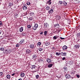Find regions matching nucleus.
I'll return each mask as SVG.
<instances>
[{"label":"nucleus","instance_id":"a18cd8bd","mask_svg":"<svg viewBox=\"0 0 80 80\" xmlns=\"http://www.w3.org/2000/svg\"><path fill=\"white\" fill-rule=\"evenodd\" d=\"M65 59H66V58L65 57H64V58H62V60H65Z\"/></svg>","mask_w":80,"mask_h":80},{"label":"nucleus","instance_id":"58836bf2","mask_svg":"<svg viewBox=\"0 0 80 80\" xmlns=\"http://www.w3.org/2000/svg\"><path fill=\"white\" fill-rule=\"evenodd\" d=\"M27 5H30V2H28L27 3Z\"/></svg>","mask_w":80,"mask_h":80},{"label":"nucleus","instance_id":"c85d7f7f","mask_svg":"<svg viewBox=\"0 0 80 80\" xmlns=\"http://www.w3.org/2000/svg\"><path fill=\"white\" fill-rule=\"evenodd\" d=\"M37 58V56L35 55H34L32 56V58Z\"/></svg>","mask_w":80,"mask_h":80},{"label":"nucleus","instance_id":"f704fd0d","mask_svg":"<svg viewBox=\"0 0 80 80\" xmlns=\"http://www.w3.org/2000/svg\"><path fill=\"white\" fill-rule=\"evenodd\" d=\"M56 55H60V53H58V52H57L56 53Z\"/></svg>","mask_w":80,"mask_h":80},{"label":"nucleus","instance_id":"393cba45","mask_svg":"<svg viewBox=\"0 0 80 80\" xmlns=\"http://www.w3.org/2000/svg\"><path fill=\"white\" fill-rule=\"evenodd\" d=\"M14 16L15 18H17V17H18V14H17V13H15L14 14Z\"/></svg>","mask_w":80,"mask_h":80},{"label":"nucleus","instance_id":"6ab92c4d","mask_svg":"<svg viewBox=\"0 0 80 80\" xmlns=\"http://www.w3.org/2000/svg\"><path fill=\"white\" fill-rule=\"evenodd\" d=\"M63 69L64 71H67V67H64Z\"/></svg>","mask_w":80,"mask_h":80},{"label":"nucleus","instance_id":"e433bc0d","mask_svg":"<svg viewBox=\"0 0 80 80\" xmlns=\"http://www.w3.org/2000/svg\"><path fill=\"white\" fill-rule=\"evenodd\" d=\"M59 3L61 5H62V3H63V2H62V1H59Z\"/></svg>","mask_w":80,"mask_h":80},{"label":"nucleus","instance_id":"473e14b6","mask_svg":"<svg viewBox=\"0 0 80 80\" xmlns=\"http://www.w3.org/2000/svg\"><path fill=\"white\" fill-rule=\"evenodd\" d=\"M41 45V43L40 42H38V47H40V45Z\"/></svg>","mask_w":80,"mask_h":80},{"label":"nucleus","instance_id":"37998d69","mask_svg":"<svg viewBox=\"0 0 80 80\" xmlns=\"http://www.w3.org/2000/svg\"><path fill=\"white\" fill-rule=\"evenodd\" d=\"M26 35V34H25V32H22V35H23V36H25V35Z\"/></svg>","mask_w":80,"mask_h":80},{"label":"nucleus","instance_id":"0eeeda50","mask_svg":"<svg viewBox=\"0 0 80 80\" xmlns=\"http://www.w3.org/2000/svg\"><path fill=\"white\" fill-rule=\"evenodd\" d=\"M65 76H66V78L68 79L71 77V76H70V74H66L65 75Z\"/></svg>","mask_w":80,"mask_h":80},{"label":"nucleus","instance_id":"423d86ee","mask_svg":"<svg viewBox=\"0 0 80 80\" xmlns=\"http://www.w3.org/2000/svg\"><path fill=\"white\" fill-rule=\"evenodd\" d=\"M80 46L78 45H75L74 48H75V49H78L79 48Z\"/></svg>","mask_w":80,"mask_h":80},{"label":"nucleus","instance_id":"ddd939ff","mask_svg":"<svg viewBox=\"0 0 80 80\" xmlns=\"http://www.w3.org/2000/svg\"><path fill=\"white\" fill-rule=\"evenodd\" d=\"M22 8L24 10H26L27 9V6H23L22 7Z\"/></svg>","mask_w":80,"mask_h":80},{"label":"nucleus","instance_id":"412c9836","mask_svg":"<svg viewBox=\"0 0 80 80\" xmlns=\"http://www.w3.org/2000/svg\"><path fill=\"white\" fill-rule=\"evenodd\" d=\"M58 38V36H54L53 38V40H56Z\"/></svg>","mask_w":80,"mask_h":80},{"label":"nucleus","instance_id":"603ef678","mask_svg":"<svg viewBox=\"0 0 80 80\" xmlns=\"http://www.w3.org/2000/svg\"><path fill=\"white\" fill-rule=\"evenodd\" d=\"M14 75H15V73L12 74V76H14Z\"/></svg>","mask_w":80,"mask_h":80},{"label":"nucleus","instance_id":"a878e982","mask_svg":"<svg viewBox=\"0 0 80 80\" xmlns=\"http://www.w3.org/2000/svg\"><path fill=\"white\" fill-rule=\"evenodd\" d=\"M48 25V24L47 23H44V28H47V25Z\"/></svg>","mask_w":80,"mask_h":80},{"label":"nucleus","instance_id":"7c9ffc66","mask_svg":"<svg viewBox=\"0 0 80 80\" xmlns=\"http://www.w3.org/2000/svg\"><path fill=\"white\" fill-rule=\"evenodd\" d=\"M46 9L47 10H49V9H50V7L49 6H46Z\"/></svg>","mask_w":80,"mask_h":80},{"label":"nucleus","instance_id":"7ed1b4c3","mask_svg":"<svg viewBox=\"0 0 80 80\" xmlns=\"http://www.w3.org/2000/svg\"><path fill=\"white\" fill-rule=\"evenodd\" d=\"M11 52H12V50L11 49H8L5 50V53L6 54H8V53H11Z\"/></svg>","mask_w":80,"mask_h":80},{"label":"nucleus","instance_id":"49530a36","mask_svg":"<svg viewBox=\"0 0 80 80\" xmlns=\"http://www.w3.org/2000/svg\"><path fill=\"white\" fill-rule=\"evenodd\" d=\"M60 38L62 40H63L65 38H62V37H60Z\"/></svg>","mask_w":80,"mask_h":80},{"label":"nucleus","instance_id":"2eb2a0df","mask_svg":"<svg viewBox=\"0 0 80 80\" xmlns=\"http://www.w3.org/2000/svg\"><path fill=\"white\" fill-rule=\"evenodd\" d=\"M24 42H25V40H24V39H22L21 40L20 42V44H22V43H24Z\"/></svg>","mask_w":80,"mask_h":80},{"label":"nucleus","instance_id":"f3484780","mask_svg":"<svg viewBox=\"0 0 80 80\" xmlns=\"http://www.w3.org/2000/svg\"><path fill=\"white\" fill-rule=\"evenodd\" d=\"M55 27L56 28H59V26L58 24H57L55 25Z\"/></svg>","mask_w":80,"mask_h":80},{"label":"nucleus","instance_id":"2f4dec72","mask_svg":"<svg viewBox=\"0 0 80 80\" xmlns=\"http://www.w3.org/2000/svg\"><path fill=\"white\" fill-rule=\"evenodd\" d=\"M44 33V35H45V36H46V35H47V31H45Z\"/></svg>","mask_w":80,"mask_h":80},{"label":"nucleus","instance_id":"5fc2aeb1","mask_svg":"<svg viewBox=\"0 0 80 80\" xmlns=\"http://www.w3.org/2000/svg\"><path fill=\"white\" fill-rule=\"evenodd\" d=\"M1 33H2V31L0 30V34H1Z\"/></svg>","mask_w":80,"mask_h":80},{"label":"nucleus","instance_id":"20e7f679","mask_svg":"<svg viewBox=\"0 0 80 80\" xmlns=\"http://www.w3.org/2000/svg\"><path fill=\"white\" fill-rule=\"evenodd\" d=\"M56 20H61V18L59 16H57L56 18Z\"/></svg>","mask_w":80,"mask_h":80},{"label":"nucleus","instance_id":"c03bdc74","mask_svg":"<svg viewBox=\"0 0 80 80\" xmlns=\"http://www.w3.org/2000/svg\"><path fill=\"white\" fill-rule=\"evenodd\" d=\"M3 75V72H0V76H1V75Z\"/></svg>","mask_w":80,"mask_h":80},{"label":"nucleus","instance_id":"f03ea898","mask_svg":"<svg viewBox=\"0 0 80 80\" xmlns=\"http://www.w3.org/2000/svg\"><path fill=\"white\" fill-rule=\"evenodd\" d=\"M38 24H35L33 28V29L34 30H36L37 28H38Z\"/></svg>","mask_w":80,"mask_h":80},{"label":"nucleus","instance_id":"72a5a7b5","mask_svg":"<svg viewBox=\"0 0 80 80\" xmlns=\"http://www.w3.org/2000/svg\"><path fill=\"white\" fill-rule=\"evenodd\" d=\"M77 37H80V33H78L77 34Z\"/></svg>","mask_w":80,"mask_h":80},{"label":"nucleus","instance_id":"79ce46f5","mask_svg":"<svg viewBox=\"0 0 80 80\" xmlns=\"http://www.w3.org/2000/svg\"><path fill=\"white\" fill-rule=\"evenodd\" d=\"M38 50H39V51H40V52H41L42 51V49L41 48H38Z\"/></svg>","mask_w":80,"mask_h":80},{"label":"nucleus","instance_id":"5701e85b","mask_svg":"<svg viewBox=\"0 0 80 80\" xmlns=\"http://www.w3.org/2000/svg\"><path fill=\"white\" fill-rule=\"evenodd\" d=\"M32 68L35 69V68H36L37 67V66H36L35 65H32Z\"/></svg>","mask_w":80,"mask_h":80},{"label":"nucleus","instance_id":"de8ad7c7","mask_svg":"<svg viewBox=\"0 0 80 80\" xmlns=\"http://www.w3.org/2000/svg\"><path fill=\"white\" fill-rule=\"evenodd\" d=\"M0 25H2V21H0Z\"/></svg>","mask_w":80,"mask_h":80},{"label":"nucleus","instance_id":"f8f14e48","mask_svg":"<svg viewBox=\"0 0 80 80\" xmlns=\"http://www.w3.org/2000/svg\"><path fill=\"white\" fill-rule=\"evenodd\" d=\"M47 61L48 63H51L52 62V60L50 58H47Z\"/></svg>","mask_w":80,"mask_h":80},{"label":"nucleus","instance_id":"9b49d317","mask_svg":"<svg viewBox=\"0 0 80 80\" xmlns=\"http://www.w3.org/2000/svg\"><path fill=\"white\" fill-rule=\"evenodd\" d=\"M63 50H67V49L68 48V47L66 45H64L62 48Z\"/></svg>","mask_w":80,"mask_h":80},{"label":"nucleus","instance_id":"39448f33","mask_svg":"<svg viewBox=\"0 0 80 80\" xmlns=\"http://www.w3.org/2000/svg\"><path fill=\"white\" fill-rule=\"evenodd\" d=\"M48 13L49 14H52V13H53V10L52 9H50L49 11H48Z\"/></svg>","mask_w":80,"mask_h":80},{"label":"nucleus","instance_id":"b1692460","mask_svg":"<svg viewBox=\"0 0 80 80\" xmlns=\"http://www.w3.org/2000/svg\"><path fill=\"white\" fill-rule=\"evenodd\" d=\"M6 77L8 79H9V78H10V76L9 74H8L7 76H6Z\"/></svg>","mask_w":80,"mask_h":80},{"label":"nucleus","instance_id":"dca6fc26","mask_svg":"<svg viewBox=\"0 0 80 80\" xmlns=\"http://www.w3.org/2000/svg\"><path fill=\"white\" fill-rule=\"evenodd\" d=\"M62 4H63V5H64L65 6H66V5H67V2L65 1H63L62 2Z\"/></svg>","mask_w":80,"mask_h":80},{"label":"nucleus","instance_id":"a19ab883","mask_svg":"<svg viewBox=\"0 0 80 80\" xmlns=\"http://www.w3.org/2000/svg\"><path fill=\"white\" fill-rule=\"evenodd\" d=\"M70 23H71V21L68 20V23H69V24H70Z\"/></svg>","mask_w":80,"mask_h":80},{"label":"nucleus","instance_id":"4468645a","mask_svg":"<svg viewBox=\"0 0 80 80\" xmlns=\"http://www.w3.org/2000/svg\"><path fill=\"white\" fill-rule=\"evenodd\" d=\"M23 27H21L20 28V32H23Z\"/></svg>","mask_w":80,"mask_h":80},{"label":"nucleus","instance_id":"aec40b11","mask_svg":"<svg viewBox=\"0 0 80 80\" xmlns=\"http://www.w3.org/2000/svg\"><path fill=\"white\" fill-rule=\"evenodd\" d=\"M30 47L31 48H34V45L33 44H31L30 45Z\"/></svg>","mask_w":80,"mask_h":80},{"label":"nucleus","instance_id":"4be33fe9","mask_svg":"<svg viewBox=\"0 0 80 80\" xmlns=\"http://www.w3.org/2000/svg\"><path fill=\"white\" fill-rule=\"evenodd\" d=\"M52 66H53V64H50L48 65V67L49 68H51V67H52Z\"/></svg>","mask_w":80,"mask_h":80},{"label":"nucleus","instance_id":"bb28decb","mask_svg":"<svg viewBox=\"0 0 80 80\" xmlns=\"http://www.w3.org/2000/svg\"><path fill=\"white\" fill-rule=\"evenodd\" d=\"M9 5L8 6H10V7H11L13 6V3H9Z\"/></svg>","mask_w":80,"mask_h":80},{"label":"nucleus","instance_id":"a211bd4d","mask_svg":"<svg viewBox=\"0 0 80 80\" xmlns=\"http://www.w3.org/2000/svg\"><path fill=\"white\" fill-rule=\"evenodd\" d=\"M21 77H23L25 76V74L24 73H21L20 74Z\"/></svg>","mask_w":80,"mask_h":80},{"label":"nucleus","instance_id":"ea45409f","mask_svg":"<svg viewBox=\"0 0 80 80\" xmlns=\"http://www.w3.org/2000/svg\"><path fill=\"white\" fill-rule=\"evenodd\" d=\"M20 46V45L19 44V43H18L16 45V47H18Z\"/></svg>","mask_w":80,"mask_h":80},{"label":"nucleus","instance_id":"09e8293b","mask_svg":"<svg viewBox=\"0 0 80 80\" xmlns=\"http://www.w3.org/2000/svg\"><path fill=\"white\" fill-rule=\"evenodd\" d=\"M77 77H78V78H80V75H77Z\"/></svg>","mask_w":80,"mask_h":80},{"label":"nucleus","instance_id":"6e6d98bb","mask_svg":"<svg viewBox=\"0 0 80 80\" xmlns=\"http://www.w3.org/2000/svg\"><path fill=\"white\" fill-rule=\"evenodd\" d=\"M18 80H22V79H18Z\"/></svg>","mask_w":80,"mask_h":80},{"label":"nucleus","instance_id":"6e6552de","mask_svg":"<svg viewBox=\"0 0 80 80\" xmlns=\"http://www.w3.org/2000/svg\"><path fill=\"white\" fill-rule=\"evenodd\" d=\"M29 15L32 16V17H33V16H34V13L32 12H29Z\"/></svg>","mask_w":80,"mask_h":80},{"label":"nucleus","instance_id":"c756f323","mask_svg":"<svg viewBox=\"0 0 80 80\" xmlns=\"http://www.w3.org/2000/svg\"><path fill=\"white\" fill-rule=\"evenodd\" d=\"M4 50H5V49L3 48H0V50H1V51H3Z\"/></svg>","mask_w":80,"mask_h":80},{"label":"nucleus","instance_id":"c9c22d12","mask_svg":"<svg viewBox=\"0 0 80 80\" xmlns=\"http://www.w3.org/2000/svg\"><path fill=\"white\" fill-rule=\"evenodd\" d=\"M37 79H38L39 77V75H36L35 76Z\"/></svg>","mask_w":80,"mask_h":80},{"label":"nucleus","instance_id":"1a4fd4ad","mask_svg":"<svg viewBox=\"0 0 80 80\" xmlns=\"http://www.w3.org/2000/svg\"><path fill=\"white\" fill-rule=\"evenodd\" d=\"M61 55H62V56H66L67 55V53L66 52H61Z\"/></svg>","mask_w":80,"mask_h":80},{"label":"nucleus","instance_id":"cd10ccee","mask_svg":"<svg viewBox=\"0 0 80 80\" xmlns=\"http://www.w3.org/2000/svg\"><path fill=\"white\" fill-rule=\"evenodd\" d=\"M46 46H48L50 45V43L49 42H46L45 43Z\"/></svg>","mask_w":80,"mask_h":80},{"label":"nucleus","instance_id":"4c0bfd02","mask_svg":"<svg viewBox=\"0 0 80 80\" xmlns=\"http://www.w3.org/2000/svg\"><path fill=\"white\" fill-rule=\"evenodd\" d=\"M27 27L28 28H31V25H28L27 26Z\"/></svg>","mask_w":80,"mask_h":80},{"label":"nucleus","instance_id":"8fccbe9b","mask_svg":"<svg viewBox=\"0 0 80 80\" xmlns=\"http://www.w3.org/2000/svg\"><path fill=\"white\" fill-rule=\"evenodd\" d=\"M32 19H33V18H29L30 20H32Z\"/></svg>","mask_w":80,"mask_h":80},{"label":"nucleus","instance_id":"3c124183","mask_svg":"<svg viewBox=\"0 0 80 80\" xmlns=\"http://www.w3.org/2000/svg\"><path fill=\"white\" fill-rule=\"evenodd\" d=\"M43 32H41L40 33V35H42V34H43Z\"/></svg>","mask_w":80,"mask_h":80},{"label":"nucleus","instance_id":"9d476101","mask_svg":"<svg viewBox=\"0 0 80 80\" xmlns=\"http://www.w3.org/2000/svg\"><path fill=\"white\" fill-rule=\"evenodd\" d=\"M51 1H52V0H49L48 1L47 3V4H48V5H50L52 4V2H51Z\"/></svg>","mask_w":80,"mask_h":80},{"label":"nucleus","instance_id":"f257e3e1","mask_svg":"<svg viewBox=\"0 0 80 80\" xmlns=\"http://www.w3.org/2000/svg\"><path fill=\"white\" fill-rule=\"evenodd\" d=\"M26 53L27 54H28V55H30V54H31L32 53V51L28 49H27L26 51Z\"/></svg>","mask_w":80,"mask_h":80},{"label":"nucleus","instance_id":"864d4df0","mask_svg":"<svg viewBox=\"0 0 80 80\" xmlns=\"http://www.w3.org/2000/svg\"><path fill=\"white\" fill-rule=\"evenodd\" d=\"M74 1L75 2H78V0H74Z\"/></svg>","mask_w":80,"mask_h":80}]
</instances>
